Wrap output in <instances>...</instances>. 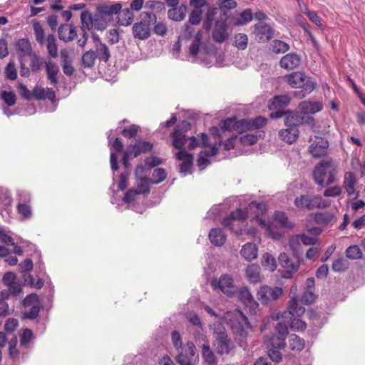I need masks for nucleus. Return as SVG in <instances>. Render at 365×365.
<instances>
[{
	"label": "nucleus",
	"mask_w": 365,
	"mask_h": 365,
	"mask_svg": "<svg viewBox=\"0 0 365 365\" xmlns=\"http://www.w3.org/2000/svg\"><path fill=\"white\" fill-rule=\"evenodd\" d=\"M157 16L153 11H143L139 14V21L132 26V34L135 39L144 41L151 36L152 26L156 22Z\"/></svg>",
	"instance_id": "1"
},
{
	"label": "nucleus",
	"mask_w": 365,
	"mask_h": 365,
	"mask_svg": "<svg viewBox=\"0 0 365 365\" xmlns=\"http://www.w3.org/2000/svg\"><path fill=\"white\" fill-rule=\"evenodd\" d=\"M287 83L292 88H302V91L294 92V96L302 98L312 93L317 87V83L301 71L294 72L284 76Z\"/></svg>",
	"instance_id": "2"
},
{
	"label": "nucleus",
	"mask_w": 365,
	"mask_h": 365,
	"mask_svg": "<svg viewBox=\"0 0 365 365\" xmlns=\"http://www.w3.org/2000/svg\"><path fill=\"white\" fill-rule=\"evenodd\" d=\"M247 218V212L245 210L237 209L225 217L222 224L225 227L230 229L237 235H242L244 233L255 234V229L246 230L244 229Z\"/></svg>",
	"instance_id": "3"
},
{
	"label": "nucleus",
	"mask_w": 365,
	"mask_h": 365,
	"mask_svg": "<svg viewBox=\"0 0 365 365\" xmlns=\"http://www.w3.org/2000/svg\"><path fill=\"white\" fill-rule=\"evenodd\" d=\"M336 174V166L331 159L322 160L315 166L313 173L316 183L322 186L333 183Z\"/></svg>",
	"instance_id": "4"
},
{
	"label": "nucleus",
	"mask_w": 365,
	"mask_h": 365,
	"mask_svg": "<svg viewBox=\"0 0 365 365\" xmlns=\"http://www.w3.org/2000/svg\"><path fill=\"white\" fill-rule=\"evenodd\" d=\"M278 261L280 267L283 269L282 277L291 279L299 270L302 259L297 254H294L293 257H290L288 254L282 252L279 254Z\"/></svg>",
	"instance_id": "5"
},
{
	"label": "nucleus",
	"mask_w": 365,
	"mask_h": 365,
	"mask_svg": "<svg viewBox=\"0 0 365 365\" xmlns=\"http://www.w3.org/2000/svg\"><path fill=\"white\" fill-rule=\"evenodd\" d=\"M305 312V309L299 306L297 301L295 298H292L288 304V313L290 315L291 322L290 328L297 331H304L307 327L305 322L302 321L299 317L303 315Z\"/></svg>",
	"instance_id": "6"
},
{
	"label": "nucleus",
	"mask_w": 365,
	"mask_h": 365,
	"mask_svg": "<svg viewBox=\"0 0 365 365\" xmlns=\"http://www.w3.org/2000/svg\"><path fill=\"white\" fill-rule=\"evenodd\" d=\"M252 205L257 208L256 221L262 227L264 228L267 235L274 240L281 239L282 233L279 231L277 228L274 227L272 224L267 223L265 220L262 218L263 214L267 211L266 205L264 204L255 202H252Z\"/></svg>",
	"instance_id": "7"
},
{
	"label": "nucleus",
	"mask_w": 365,
	"mask_h": 365,
	"mask_svg": "<svg viewBox=\"0 0 365 365\" xmlns=\"http://www.w3.org/2000/svg\"><path fill=\"white\" fill-rule=\"evenodd\" d=\"M176 360L180 365H195L198 361V354L195 344L192 341L187 342L178 351Z\"/></svg>",
	"instance_id": "8"
},
{
	"label": "nucleus",
	"mask_w": 365,
	"mask_h": 365,
	"mask_svg": "<svg viewBox=\"0 0 365 365\" xmlns=\"http://www.w3.org/2000/svg\"><path fill=\"white\" fill-rule=\"evenodd\" d=\"M190 123L186 120L181 122L180 125L176 126L173 131L170 133L172 138L171 145L175 149L179 150H185L184 146L186 143L185 132L190 129Z\"/></svg>",
	"instance_id": "9"
},
{
	"label": "nucleus",
	"mask_w": 365,
	"mask_h": 365,
	"mask_svg": "<svg viewBox=\"0 0 365 365\" xmlns=\"http://www.w3.org/2000/svg\"><path fill=\"white\" fill-rule=\"evenodd\" d=\"M233 314L235 318L231 321L233 332L242 337H246L247 329L251 328L247 317L239 309H235Z\"/></svg>",
	"instance_id": "10"
},
{
	"label": "nucleus",
	"mask_w": 365,
	"mask_h": 365,
	"mask_svg": "<svg viewBox=\"0 0 365 365\" xmlns=\"http://www.w3.org/2000/svg\"><path fill=\"white\" fill-rule=\"evenodd\" d=\"M213 346L217 353L220 355L228 354L235 348L227 334L223 331L215 332V340Z\"/></svg>",
	"instance_id": "11"
},
{
	"label": "nucleus",
	"mask_w": 365,
	"mask_h": 365,
	"mask_svg": "<svg viewBox=\"0 0 365 365\" xmlns=\"http://www.w3.org/2000/svg\"><path fill=\"white\" fill-rule=\"evenodd\" d=\"M282 294V289L279 287H270L267 285L260 287L257 293V297L261 303L267 304L272 301L277 300Z\"/></svg>",
	"instance_id": "12"
},
{
	"label": "nucleus",
	"mask_w": 365,
	"mask_h": 365,
	"mask_svg": "<svg viewBox=\"0 0 365 365\" xmlns=\"http://www.w3.org/2000/svg\"><path fill=\"white\" fill-rule=\"evenodd\" d=\"M211 285L214 289H219L228 297H231L237 292V288L234 285L233 279L227 274L222 275L219 280H212Z\"/></svg>",
	"instance_id": "13"
},
{
	"label": "nucleus",
	"mask_w": 365,
	"mask_h": 365,
	"mask_svg": "<svg viewBox=\"0 0 365 365\" xmlns=\"http://www.w3.org/2000/svg\"><path fill=\"white\" fill-rule=\"evenodd\" d=\"M227 14H220V18L216 21L212 31V38L217 43L224 42L229 36L227 31Z\"/></svg>",
	"instance_id": "14"
},
{
	"label": "nucleus",
	"mask_w": 365,
	"mask_h": 365,
	"mask_svg": "<svg viewBox=\"0 0 365 365\" xmlns=\"http://www.w3.org/2000/svg\"><path fill=\"white\" fill-rule=\"evenodd\" d=\"M311 144L309 147V153L313 158H320L327 153L329 142L324 138L314 136V139H310Z\"/></svg>",
	"instance_id": "15"
},
{
	"label": "nucleus",
	"mask_w": 365,
	"mask_h": 365,
	"mask_svg": "<svg viewBox=\"0 0 365 365\" xmlns=\"http://www.w3.org/2000/svg\"><path fill=\"white\" fill-rule=\"evenodd\" d=\"M26 307H29V309L24 312V317L27 319H36L39 314L41 305L38 297L36 294H29L24 300Z\"/></svg>",
	"instance_id": "16"
},
{
	"label": "nucleus",
	"mask_w": 365,
	"mask_h": 365,
	"mask_svg": "<svg viewBox=\"0 0 365 365\" xmlns=\"http://www.w3.org/2000/svg\"><path fill=\"white\" fill-rule=\"evenodd\" d=\"M15 48L19 61H26V58L35 53L27 38L19 39L15 43Z\"/></svg>",
	"instance_id": "17"
},
{
	"label": "nucleus",
	"mask_w": 365,
	"mask_h": 365,
	"mask_svg": "<svg viewBox=\"0 0 365 365\" xmlns=\"http://www.w3.org/2000/svg\"><path fill=\"white\" fill-rule=\"evenodd\" d=\"M254 34L260 41L265 42L270 40L274 34L272 27L263 22L257 23L254 26Z\"/></svg>",
	"instance_id": "18"
},
{
	"label": "nucleus",
	"mask_w": 365,
	"mask_h": 365,
	"mask_svg": "<svg viewBox=\"0 0 365 365\" xmlns=\"http://www.w3.org/2000/svg\"><path fill=\"white\" fill-rule=\"evenodd\" d=\"M299 111L302 115H313L323 109V103L321 101H302L298 106Z\"/></svg>",
	"instance_id": "19"
},
{
	"label": "nucleus",
	"mask_w": 365,
	"mask_h": 365,
	"mask_svg": "<svg viewBox=\"0 0 365 365\" xmlns=\"http://www.w3.org/2000/svg\"><path fill=\"white\" fill-rule=\"evenodd\" d=\"M58 38L64 42H70L77 36L76 28L73 24H61L58 29Z\"/></svg>",
	"instance_id": "20"
},
{
	"label": "nucleus",
	"mask_w": 365,
	"mask_h": 365,
	"mask_svg": "<svg viewBox=\"0 0 365 365\" xmlns=\"http://www.w3.org/2000/svg\"><path fill=\"white\" fill-rule=\"evenodd\" d=\"M175 158L178 161H182L180 165V171L187 173L192 168L193 163V155L188 153L185 150H179L175 154Z\"/></svg>",
	"instance_id": "21"
},
{
	"label": "nucleus",
	"mask_w": 365,
	"mask_h": 365,
	"mask_svg": "<svg viewBox=\"0 0 365 365\" xmlns=\"http://www.w3.org/2000/svg\"><path fill=\"white\" fill-rule=\"evenodd\" d=\"M301 62V58L295 53L284 55L279 61V65L286 70H293L297 68Z\"/></svg>",
	"instance_id": "22"
},
{
	"label": "nucleus",
	"mask_w": 365,
	"mask_h": 365,
	"mask_svg": "<svg viewBox=\"0 0 365 365\" xmlns=\"http://www.w3.org/2000/svg\"><path fill=\"white\" fill-rule=\"evenodd\" d=\"M307 232L312 235L309 236L306 234H299L302 244L306 246H314L317 245L319 242L318 236L322 233V230L320 227H314L308 229Z\"/></svg>",
	"instance_id": "23"
},
{
	"label": "nucleus",
	"mask_w": 365,
	"mask_h": 365,
	"mask_svg": "<svg viewBox=\"0 0 365 365\" xmlns=\"http://www.w3.org/2000/svg\"><path fill=\"white\" fill-rule=\"evenodd\" d=\"M153 143L148 141L136 140L133 144H130L128 148L134 158L138 157L141 153H146L152 150Z\"/></svg>",
	"instance_id": "24"
},
{
	"label": "nucleus",
	"mask_w": 365,
	"mask_h": 365,
	"mask_svg": "<svg viewBox=\"0 0 365 365\" xmlns=\"http://www.w3.org/2000/svg\"><path fill=\"white\" fill-rule=\"evenodd\" d=\"M238 298L250 310H255L258 307L257 302L254 299L250 291L247 287L240 289Z\"/></svg>",
	"instance_id": "25"
},
{
	"label": "nucleus",
	"mask_w": 365,
	"mask_h": 365,
	"mask_svg": "<svg viewBox=\"0 0 365 365\" xmlns=\"http://www.w3.org/2000/svg\"><path fill=\"white\" fill-rule=\"evenodd\" d=\"M245 277L250 284H257L262 281L260 267L256 264H249L245 269Z\"/></svg>",
	"instance_id": "26"
},
{
	"label": "nucleus",
	"mask_w": 365,
	"mask_h": 365,
	"mask_svg": "<svg viewBox=\"0 0 365 365\" xmlns=\"http://www.w3.org/2000/svg\"><path fill=\"white\" fill-rule=\"evenodd\" d=\"M122 9V5L120 3H116L111 5H101L97 7V13L101 18L106 19L108 17L117 14Z\"/></svg>",
	"instance_id": "27"
},
{
	"label": "nucleus",
	"mask_w": 365,
	"mask_h": 365,
	"mask_svg": "<svg viewBox=\"0 0 365 365\" xmlns=\"http://www.w3.org/2000/svg\"><path fill=\"white\" fill-rule=\"evenodd\" d=\"M209 239L215 246H222L226 240L227 236L220 228H212L209 232Z\"/></svg>",
	"instance_id": "28"
},
{
	"label": "nucleus",
	"mask_w": 365,
	"mask_h": 365,
	"mask_svg": "<svg viewBox=\"0 0 365 365\" xmlns=\"http://www.w3.org/2000/svg\"><path fill=\"white\" fill-rule=\"evenodd\" d=\"M117 14L118 23L120 26H130L134 21L135 15L129 8L120 9V11Z\"/></svg>",
	"instance_id": "29"
},
{
	"label": "nucleus",
	"mask_w": 365,
	"mask_h": 365,
	"mask_svg": "<svg viewBox=\"0 0 365 365\" xmlns=\"http://www.w3.org/2000/svg\"><path fill=\"white\" fill-rule=\"evenodd\" d=\"M290 103V98L287 95L276 96L269 101V108L273 109H284Z\"/></svg>",
	"instance_id": "30"
},
{
	"label": "nucleus",
	"mask_w": 365,
	"mask_h": 365,
	"mask_svg": "<svg viewBox=\"0 0 365 365\" xmlns=\"http://www.w3.org/2000/svg\"><path fill=\"white\" fill-rule=\"evenodd\" d=\"M187 12V6L185 4H181L177 7L170 9L168 11V17L175 21H182Z\"/></svg>",
	"instance_id": "31"
},
{
	"label": "nucleus",
	"mask_w": 365,
	"mask_h": 365,
	"mask_svg": "<svg viewBox=\"0 0 365 365\" xmlns=\"http://www.w3.org/2000/svg\"><path fill=\"white\" fill-rule=\"evenodd\" d=\"M331 202L324 200L319 195H309L308 210L317 208H326L330 205Z\"/></svg>",
	"instance_id": "32"
},
{
	"label": "nucleus",
	"mask_w": 365,
	"mask_h": 365,
	"mask_svg": "<svg viewBox=\"0 0 365 365\" xmlns=\"http://www.w3.org/2000/svg\"><path fill=\"white\" fill-rule=\"evenodd\" d=\"M304 118L294 112L288 111L286 113L284 123L286 126L291 128H297L298 125L304 124Z\"/></svg>",
	"instance_id": "33"
},
{
	"label": "nucleus",
	"mask_w": 365,
	"mask_h": 365,
	"mask_svg": "<svg viewBox=\"0 0 365 365\" xmlns=\"http://www.w3.org/2000/svg\"><path fill=\"white\" fill-rule=\"evenodd\" d=\"M257 247L255 244L247 243L242 247L240 254L245 260L250 262L257 258Z\"/></svg>",
	"instance_id": "34"
},
{
	"label": "nucleus",
	"mask_w": 365,
	"mask_h": 365,
	"mask_svg": "<svg viewBox=\"0 0 365 365\" xmlns=\"http://www.w3.org/2000/svg\"><path fill=\"white\" fill-rule=\"evenodd\" d=\"M279 134L282 140L292 144L297 140L299 136V130L297 128H291L287 127V129L281 130Z\"/></svg>",
	"instance_id": "35"
},
{
	"label": "nucleus",
	"mask_w": 365,
	"mask_h": 365,
	"mask_svg": "<svg viewBox=\"0 0 365 365\" xmlns=\"http://www.w3.org/2000/svg\"><path fill=\"white\" fill-rule=\"evenodd\" d=\"M202 356L206 365H217V361L208 342L202 346Z\"/></svg>",
	"instance_id": "36"
},
{
	"label": "nucleus",
	"mask_w": 365,
	"mask_h": 365,
	"mask_svg": "<svg viewBox=\"0 0 365 365\" xmlns=\"http://www.w3.org/2000/svg\"><path fill=\"white\" fill-rule=\"evenodd\" d=\"M46 71L48 79L53 85H56L58 83L57 75L59 72L58 66L53 62H46Z\"/></svg>",
	"instance_id": "37"
},
{
	"label": "nucleus",
	"mask_w": 365,
	"mask_h": 365,
	"mask_svg": "<svg viewBox=\"0 0 365 365\" xmlns=\"http://www.w3.org/2000/svg\"><path fill=\"white\" fill-rule=\"evenodd\" d=\"M48 56L55 58L58 56V46L56 38L53 34H48L45 40Z\"/></svg>",
	"instance_id": "38"
},
{
	"label": "nucleus",
	"mask_w": 365,
	"mask_h": 365,
	"mask_svg": "<svg viewBox=\"0 0 365 365\" xmlns=\"http://www.w3.org/2000/svg\"><path fill=\"white\" fill-rule=\"evenodd\" d=\"M96 58L105 63L108 62L110 57V53L108 47L101 42L96 45Z\"/></svg>",
	"instance_id": "39"
},
{
	"label": "nucleus",
	"mask_w": 365,
	"mask_h": 365,
	"mask_svg": "<svg viewBox=\"0 0 365 365\" xmlns=\"http://www.w3.org/2000/svg\"><path fill=\"white\" fill-rule=\"evenodd\" d=\"M356 178L351 172L346 173L344 175V186L348 195L351 196L355 192Z\"/></svg>",
	"instance_id": "40"
},
{
	"label": "nucleus",
	"mask_w": 365,
	"mask_h": 365,
	"mask_svg": "<svg viewBox=\"0 0 365 365\" xmlns=\"http://www.w3.org/2000/svg\"><path fill=\"white\" fill-rule=\"evenodd\" d=\"M304 340L296 334H291L289 337V347L292 351L299 352L304 348Z\"/></svg>",
	"instance_id": "41"
},
{
	"label": "nucleus",
	"mask_w": 365,
	"mask_h": 365,
	"mask_svg": "<svg viewBox=\"0 0 365 365\" xmlns=\"http://www.w3.org/2000/svg\"><path fill=\"white\" fill-rule=\"evenodd\" d=\"M261 263L264 269L270 272H274L277 268V263L274 257L267 252L262 255Z\"/></svg>",
	"instance_id": "42"
},
{
	"label": "nucleus",
	"mask_w": 365,
	"mask_h": 365,
	"mask_svg": "<svg viewBox=\"0 0 365 365\" xmlns=\"http://www.w3.org/2000/svg\"><path fill=\"white\" fill-rule=\"evenodd\" d=\"M285 339L286 338L279 335H274L267 341V346L269 348L282 349L286 345Z\"/></svg>",
	"instance_id": "43"
},
{
	"label": "nucleus",
	"mask_w": 365,
	"mask_h": 365,
	"mask_svg": "<svg viewBox=\"0 0 365 365\" xmlns=\"http://www.w3.org/2000/svg\"><path fill=\"white\" fill-rule=\"evenodd\" d=\"M314 222L323 226H327L334 220V215L326 212V213H316L314 215Z\"/></svg>",
	"instance_id": "44"
},
{
	"label": "nucleus",
	"mask_w": 365,
	"mask_h": 365,
	"mask_svg": "<svg viewBox=\"0 0 365 365\" xmlns=\"http://www.w3.org/2000/svg\"><path fill=\"white\" fill-rule=\"evenodd\" d=\"M16 210L22 220H28L31 218L32 215L31 207L28 203L19 202L16 206Z\"/></svg>",
	"instance_id": "45"
},
{
	"label": "nucleus",
	"mask_w": 365,
	"mask_h": 365,
	"mask_svg": "<svg viewBox=\"0 0 365 365\" xmlns=\"http://www.w3.org/2000/svg\"><path fill=\"white\" fill-rule=\"evenodd\" d=\"M96 59V52L92 50L88 51L82 56V65L85 68H92L95 64Z\"/></svg>",
	"instance_id": "46"
},
{
	"label": "nucleus",
	"mask_w": 365,
	"mask_h": 365,
	"mask_svg": "<svg viewBox=\"0 0 365 365\" xmlns=\"http://www.w3.org/2000/svg\"><path fill=\"white\" fill-rule=\"evenodd\" d=\"M36 41L40 44L45 43V33L44 30L39 22H35L33 24Z\"/></svg>",
	"instance_id": "47"
},
{
	"label": "nucleus",
	"mask_w": 365,
	"mask_h": 365,
	"mask_svg": "<svg viewBox=\"0 0 365 365\" xmlns=\"http://www.w3.org/2000/svg\"><path fill=\"white\" fill-rule=\"evenodd\" d=\"M271 47L272 51L275 53H284L289 49V44L280 40H274Z\"/></svg>",
	"instance_id": "48"
},
{
	"label": "nucleus",
	"mask_w": 365,
	"mask_h": 365,
	"mask_svg": "<svg viewBox=\"0 0 365 365\" xmlns=\"http://www.w3.org/2000/svg\"><path fill=\"white\" fill-rule=\"evenodd\" d=\"M250 130H258L264 127L267 123V119L263 116H257L253 119H248Z\"/></svg>",
	"instance_id": "49"
},
{
	"label": "nucleus",
	"mask_w": 365,
	"mask_h": 365,
	"mask_svg": "<svg viewBox=\"0 0 365 365\" xmlns=\"http://www.w3.org/2000/svg\"><path fill=\"white\" fill-rule=\"evenodd\" d=\"M346 256L351 259H359L362 257V252L358 245H351L346 250Z\"/></svg>",
	"instance_id": "50"
},
{
	"label": "nucleus",
	"mask_w": 365,
	"mask_h": 365,
	"mask_svg": "<svg viewBox=\"0 0 365 365\" xmlns=\"http://www.w3.org/2000/svg\"><path fill=\"white\" fill-rule=\"evenodd\" d=\"M234 46L238 49L245 50L248 43V37L245 34H237L234 37Z\"/></svg>",
	"instance_id": "51"
},
{
	"label": "nucleus",
	"mask_w": 365,
	"mask_h": 365,
	"mask_svg": "<svg viewBox=\"0 0 365 365\" xmlns=\"http://www.w3.org/2000/svg\"><path fill=\"white\" fill-rule=\"evenodd\" d=\"M253 19V14L250 9H247L240 14V19H238L235 24L240 26L244 25L248 22H250Z\"/></svg>",
	"instance_id": "52"
},
{
	"label": "nucleus",
	"mask_w": 365,
	"mask_h": 365,
	"mask_svg": "<svg viewBox=\"0 0 365 365\" xmlns=\"http://www.w3.org/2000/svg\"><path fill=\"white\" fill-rule=\"evenodd\" d=\"M153 180L151 183L158 184L165 180L167 178V173L165 169L159 168L153 170Z\"/></svg>",
	"instance_id": "53"
},
{
	"label": "nucleus",
	"mask_w": 365,
	"mask_h": 365,
	"mask_svg": "<svg viewBox=\"0 0 365 365\" xmlns=\"http://www.w3.org/2000/svg\"><path fill=\"white\" fill-rule=\"evenodd\" d=\"M81 21L82 27L90 30L93 25L94 19H93L91 14L88 11H83L81 14Z\"/></svg>",
	"instance_id": "54"
},
{
	"label": "nucleus",
	"mask_w": 365,
	"mask_h": 365,
	"mask_svg": "<svg viewBox=\"0 0 365 365\" xmlns=\"http://www.w3.org/2000/svg\"><path fill=\"white\" fill-rule=\"evenodd\" d=\"M31 62L29 64L31 71L34 73H37L40 71L41 66L43 64V62L40 61L39 56L36 53H33L30 56Z\"/></svg>",
	"instance_id": "55"
},
{
	"label": "nucleus",
	"mask_w": 365,
	"mask_h": 365,
	"mask_svg": "<svg viewBox=\"0 0 365 365\" xmlns=\"http://www.w3.org/2000/svg\"><path fill=\"white\" fill-rule=\"evenodd\" d=\"M153 27L152 28V31H153L154 34L160 36H164L168 33V27L165 23L163 21L155 22L153 24Z\"/></svg>",
	"instance_id": "56"
},
{
	"label": "nucleus",
	"mask_w": 365,
	"mask_h": 365,
	"mask_svg": "<svg viewBox=\"0 0 365 365\" xmlns=\"http://www.w3.org/2000/svg\"><path fill=\"white\" fill-rule=\"evenodd\" d=\"M317 295L315 290L305 289L301 301L304 304H311L315 302Z\"/></svg>",
	"instance_id": "57"
},
{
	"label": "nucleus",
	"mask_w": 365,
	"mask_h": 365,
	"mask_svg": "<svg viewBox=\"0 0 365 365\" xmlns=\"http://www.w3.org/2000/svg\"><path fill=\"white\" fill-rule=\"evenodd\" d=\"M33 331L29 329H25L20 337V344L21 346L26 347L33 339Z\"/></svg>",
	"instance_id": "58"
},
{
	"label": "nucleus",
	"mask_w": 365,
	"mask_h": 365,
	"mask_svg": "<svg viewBox=\"0 0 365 365\" xmlns=\"http://www.w3.org/2000/svg\"><path fill=\"white\" fill-rule=\"evenodd\" d=\"M250 130V122L248 119H242L235 122V131L242 133Z\"/></svg>",
	"instance_id": "59"
},
{
	"label": "nucleus",
	"mask_w": 365,
	"mask_h": 365,
	"mask_svg": "<svg viewBox=\"0 0 365 365\" xmlns=\"http://www.w3.org/2000/svg\"><path fill=\"white\" fill-rule=\"evenodd\" d=\"M141 182L138 184L136 189V192L138 195L140 194H147L150 192V187L148 185L149 179L146 177H143L140 178Z\"/></svg>",
	"instance_id": "60"
},
{
	"label": "nucleus",
	"mask_w": 365,
	"mask_h": 365,
	"mask_svg": "<svg viewBox=\"0 0 365 365\" xmlns=\"http://www.w3.org/2000/svg\"><path fill=\"white\" fill-rule=\"evenodd\" d=\"M6 78L14 81L17 78V71L14 62H9L5 68Z\"/></svg>",
	"instance_id": "61"
},
{
	"label": "nucleus",
	"mask_w": 365,
	"mask_h": 365,
	"mask_svg": "<svg viewBox=\"0 0 365 365\" xmlns=\"http://www.w3.org/2000/svg\"><path fill=\"white\" fill-rule=\"evenodd\" d=\"M274 221L279 224L281 227H289L288 218L284 212H275L274 215Z\"/></svg>",
	"instance_id": "62"
},
{
	"label": "nucleus",
	"mask_w": 365,
	"mask_h": 365,
	"mask_svg": "<svg viewBox=\"0 0 365 365\" xmlns=\"http://www.w3.org/2000/svg\"><path fill=\"white\" fill-rule=\"evenodd\" d=\"M288 244L293 252H297L299 250L302 244L299 235H295L290 237L288 241Z\"/></svg>",
	"instance_id": "63"
},
{
	"label": "nucleus",
	"mask_w": 365,
	"mask_h": 365,
	"mask_svg": "<svg viewBox=\"0 0 365 365\" xmlns=\"http://www.w3.org/2000/svg\"><path fill=\"white\" fill-rule=\"evenodd\" d=\"M332 269L336 272H344L348 269V262L342 258L337 259L334 261Z\"/></svg>",
	"instance_id": "64"
}]
</instances>
